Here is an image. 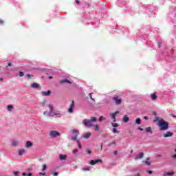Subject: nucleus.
<instances>
[{
    "label": "nucleus",
    "mask_w": 176,
    "mask_h": 176,
    "mask_svg": "<svg viewBox=\"0 0 176 176\" xmlns=\"http://www.w3.org/2000/svg\"><path fill=\"white\" fill-rule=\"evenodd\" d=\"M22 175H23V176H32V173H23Z\"/></svg>",
    "instance_id": "bb28decb"
},
{
    "label": "nucleus",
    "mask_w": 176,
    "mask_h": 176,
    "mask_svg": "<svg viewBox=\"0 0 176 176\" xmlns=\"http://www.w3.org/2000/svg\"><path fill=\"white\" fill-rule=\"evenodd\" d=\"M172 157H173V159H176V154L173 155L172 156Z\"/></svg>",
    "instance_id": "8fccbe9b"
},
{
    "label": "nucleus",
    "mask_w": 176,
    "mask_h": 176,
    "mask_svg": "<svg viewBox=\"0 0 176 176\" xmlns=\"http://www.w3.org/2000/svg\"><path fill=\"white\" fill-rule=\"evenodd\" d=\"M158 126L161 131H164L165 130H168V122L164 121V120L161 119L158 121Z\"/></svg>",
    "instance_id": "f257e3e1"
},
{
    "label": "nucleus",
    "mask_w": 176,
    "mask_h": 176,
    "mask_svg": "<svg viewBox=\"0 0 176 176\" xmlns=\"http://www.w3.org/2000/svg\"><path fill=\"white\" fill-rule=\"evenodd\" d=\"M122 120L124 123H127V122H129V120H130V118H129V117L127 116H124V118H122Z\"/></svg>",
    "instance_id": "6ab92c4d"
},
{
    "label": "nucleus",
    "mask_w": 176,
    "mask_h": 176,
    "mask_svg": "<svg viewBox=\"0 0 176 176\" xmlns=\"http://www.w3.org/2000/svg\"><path fill=\"white\" fill-rule=\"evenodd\" d=\"M105 117L101 116L99 118V122H102V120H105Z\"/></svg>",
    "instance_id": "f704fd0d"
},
{
    "label": "nucleus",
    "mask_w": 176,
    "mask_h": 176,
    "mask_svg": "<svg viewBox=\"0 0 176 176\" xmlns=\"http://www.w3.org/2000/svg\"><path fill=\"white\" fill-rule=\"evenodd\" d=\"M175 152H176V148H175Z\"/></svg>",
    "instance_id": "e2e57ef3"
},
{
    "label": "nucleus",
    "mask_w": 176,
    "mask_h": 176,
    "mask_svg": "<svg viewBox=\"0 0 176 176\" xmlns=\"http://www.w3.org/2000/svg\"><path fill=\"white\" fill-rule=\"evenodd\" d=\"M142 157H144V153H140L138 155H137L135 157V160H138L139 159H142Z\"/></svg>",
    "instance_id": "f8f14e48"
},
{
    "label": "nucleus",
    "mask_w": 176,
    "mask_h": 176,
    "mask_svg": "<svg viewBox=\"0 0 176 176\" xmlns=\"http://www.w3.org/2000/svg\"><path fill=\"white\" fill-rule=\"evenodd\" d=\"M14 108V107L12 104L8 105L7 106V111H8V112H12V111H13Z\"/></svg>",
    "instance_id": "dca6fc26"
},
{
    "label": "nucleus",
    "mask_w": 176,
    "mask_h": 176,
    "mask_svg": "<svg viewBox=\"0 0 176 176\" xmlns=\"http://www.w3.org/2000/svg\"><path fill=\"white\" fill-rule=\"evenodd\" d=\"M79 152L78 149H74L72 151V153H74V155H76V153H78Z\"/></svg>",
    "instance_id": "72a5a7b5"
},
{
    "label": "nucleus",
    "mask_w": 176,
    "mask_h": 176,
    "mask_svg": "<svg viewBox=\"0 0 176 176\" xmlns=\"http://www.w3.org/2000/svg\"><path fill=\"white\" fill-rule=\"evenodd\" d=\"M19 76H24V73L23 72H19Z\"/></svg>",
    "instance_id": "c03bdc74"
},
{
    "label": "nucleus",
    "mask_w": 176,
    "mask_h": 176,
    "mask_svg": "<svg viewBox=\"0 0 176 176\" xmlns=\"http://www.w3.org/2000/svg\"><path fill=\"white\" fill-rule=\"evenodd\" d=\"M76 3H77V5H79V1L76 0Z\"/></svg>",
    "instance_id": "5fc2aeb1"
},
{
    "label": "nucleus",
    "mask_w": 176,
    "mask_h": 176,
    "mask_svg": "<svg viewBox=\"0 0 176 176\" xmlns=\"http://www.w3.org/2000/svg\"><path fill=\"white\" fill-rule=\"evenodd\" d=\"M73 134H77V135H79V131L76 129H73L72 131Z\"/></svg>",
    "instance_id": "393cba45"
},
{
    "label": "nucleus",
    "mask_w": 176,
    "mask_h": 176,
    "mask_svg": "<svg viewBox=\"0 0 176 176\" xmlns=\"http://www.w3.org/2000/svg\"><path fill=\"white\" fill-rule=\"evenodd\" d=\"M76 142L79 149H82V144H80V142L79 140H77Z\"/></svg>",
    "instance_id": "cd10ccee"
},
{
    "label": "nucleus",
    "mask_w": 176,
    "mask_h": 176,
    "mask_svg": "<svg viewBox=\"0 0 176 176\" xmlns=\"http://www.w3.org/2000/svg\"><path fill=\"white\" fill-rule=\"evenodd\" d=\"M112 132L116 134H119V131H118V129H116V128H113Z\"/></svg>",
    "instance_id": "c756f323"
},
{
    "label": "nucleus",
    "mask_w": 176,
    "mask_h": 176,
    "mask_svg": "<svg viewBox=\"0 0 176 176\" xmlns=\"http://www.w3.org/2000/svg\"><path fill=\"white\" fill-rule=\"evenodd\" d=\"M25 153V149H21V150L19 151V155L21 156L22 155H24Z\"/></svg>",
    "instance_id": "4be33fe9"
},
{
    "label": "nucleus",
    "mask_w": 176,
    "mask_h": 176,
    "mask_svg": "<svg viewBox=\"0 0 176 176\" xmlns=\"http://www.w3.org/2000/svg\"><path fill=\"white\" fill-rule=\"evenodd\" d=\"M38 175H40V176L46 175V173L45 172H43V173L40 172V173H38Z\"/></svg>",
    "instance_id": "e433bc0d"
},
{
    "label": "nucleus",
    "mask_w": 176,
    "mask_h": 176,
    "mask_svg": "<svg viewBox=\"0 0 176 176\" xmlns=\"http://www.w3.org/2000/svg\"><path fill=\"white\" fill-rule=\"evenodd\" d=\"M119 114V111H116L113 113L110 114V118L113 120V122H116V115Z\"/></svg>",
    "instance_id": "0eeeda50"
},
{
    "label": "nucleus",
    "mask_w": 176,
    "mask_h": 176,
    "mask_svg": "<svg viewBox=\"0 0 176 176\" xmlns=\"http://www.w3.org/2000/svg\"><path fill=\"white\" fill-rule=\"evenodd\" d=\"M77 139H78V135L72 137V140L73 141H76Z\"/></svg>",
    "instance_id": "c9c22d12"
},
{
    "label": "nucleus",
    "mask_w": 176,
    "mask_h": 176,
    "mask_svg": "<svg viewBox=\"0 0 176 176\" xmlns=\"http://www.w3.org/2000/svg\"><path fill=\"white\" fill-rule=\"evenodd\" d=\"M93 126H94L95 131H98V130H100V126L98 124Z\"/></svg>",
    "instance_id": "c85d7f7f"
},
{
    "label": "nucleus",
    "mask_w": 176,
    "mask_h": 176,
    "mask_svg": "<svg viewBox=\"0 0 176 176\" xmlns=\"http://www.w3.org/2000/svg\"><path fill=\"white\" fill-rule=\"evenodd\" d=\"M52 94V91L50 90H48L47 91H43L41 92V95L43 96L44 97H49Z\"/></svg>",
    "instance_id": "1a4fd4ad"
},
{
    "label": "nucleus",
    "mask_w": 176,
    "mask_h": 176,
    "mask_svg": "<svg viewBox=\"0 0 176 176\" xmlns=\"http://www.w3.org/2000/svg\"><path fill=\"white\" fill-rule=\"evenodd\" d=\"M91 94H93V93L89 94V97H90L91 100H92V101L95 102L96 100H94V98H93V96H91Z\"/></svg>",
    "instance_id": "4c0bfd02"
},
{
    "label": "nucleus",
    "mask_w": 176,
    "mask_h": 176,
    "mask_svg": "<svg viewBox=\"0 0 176 176\" xmlns=\"http://www.w3.org/2000/svg\"><path fill=\"white\" fill-rule=\"evenodd\" d=\"M49 113H50V112H48V111H45V112L43 113V115H46L47 116H49Z\"/></svg>",
    "instance_id": "58836bf2"
},
{
    "label": "nucleus",
    "mask_w": 176,
    "mask_h": 176,
    "mask_svg": "<svg viewBox=\"0 0 176 176\" xmlns=\"http://www.w3.org/2000/svg\"><path fill=\"white\" fill-rule=\"evenodd\" d=\"M47 107L50 109V113H53L54 112V106L52 104H49Z\"/></svg>",
    "instance_id": "9b49d317"
},
{
    "label": "nucleus",
    "mask_w": 176,
    "mask_h": 176,
    "mask_svg": "<svg viewBox=\"0 0 176 176\" xmlns=\"http://www.w3.org/2000/svg\"><path fill=\"white\" fill-rule=\"evenodd\" d=\"M113 100L116 105H120L122 104V98L118 96H115Z\"/></svg>",
    "instance_id": "20e7f679"
},
{
    "label": "nucleus",
    "mask_w": 176,
    "mask_h": 176,
    "mask_svg": "<svg viewBox=\"0 0 176 176\" xmlns=\"http://www.w3.org/2000/svg\"><path fill=\"white\" fill-rule=\"evenodd\" d=\"M49 79H53V76H49Z\"/></svg>",
    "instance_id": "4d7b16f0"
},
{
    "label": "nucleus",
    "mask_w": 176,
    "mask_h": 176,
    "mask_svg": "<svg viewBox=\"0 0 176 176\" xmlns=\"http://www.w3.org/2000/svg\"><path fill=\"white\" fill-rule=\"evenodd\" d=\"M74 107H75V102L72 100L71 104L69 105V108L68 109L69 113H74Z\"/></svg>",
    "instance_id": "423d86ee"
},
{
    "label": "nucleus",
    "mask_w": 176,
    "mask_h": 176,
    "mask_svg": "<svg viewBox=\"0 0 176 176\" xmlns=\"http://www.w3.org/2000/svg\"><path fill=\"white\" fill-rule=\"evenodd\" d=\"M90 170H91V168H90L89 166H86V167L83 168L84 171H90Z\"/></svg>",
    "instance_id": "a878e982"
},
{
    "label": "nucleus",
    "mask_w": 176,
    "mask_h": 176,
    "mask_svg": "<svg viewBox=\"0 0 176 176\" xmlns=\"http://www.w3.org/2000/svg\"><path fill=\"white\" fill-rule=\"evenodd\" d=\"M173 133L168 131V132H166V133L164 134V138H168V137H173Z\"/></svg>",
    "instance_id": "ddd939ff"
},
{
    "label": "nucleus",
    "mask_w": 176,
    "mask_h": 176,
    "mask_svg": "<svg viewBox=\"0 0 176 176\" xmlns=\"http://www.w3.org/2000/svg\"><path fill=\"white\" fill-rule=\"evenodd\" d=\"M102 162V160L98 159V160H91L89 162V164H91V166H94V164H97V163H101Z\"/></svg>",
    "instance_id": "6e6552de"
},
{
    "label": "nucleus",
    "mask_w": 176,
    "mask_h": 176,
    "mask_svg": "<svg viewBox=\"0 0 176 176\" xmlns=\"http://www.w3.org/2000/svg\"><path fill=\"white\" fill-rule=\"evenodd\" d=\"M60 160H67V155L60 154L59 155Z\"/></svg>",
    "instance_id": "f3484780"
},
{
    "label": "nucleus",
    "mask_w": 176,
    "mask_h": 176,
    "mask_svg": "<svg viewBox=\"0 0 176 176\" xmlns=\"http://www.w3.org/2000/svg\"><path fill=\"white\" fill-rule=\"evenodd\" d=\"M173 176L174 175V172H168V173H164V176Z\"/></svg>",
    "instance_id": "412c9836"
},
{
    "label": "nucleus",
    "mask_w": 176,
    "mask_h": 176,
    "mask_svg": "<svg viewBox=\"0 0 176 176\" xmlns=\"http://www.w3.org/2000/svg\"><path fill=\"white\" fill-rule=\"evenodd\" d=\"M100 151H102V145L100 146Z\"/></svg>",
    "instance_id": "bf43d9fd"
},
{
    "label": "nucleus",
    "mask_w": 176,
    "mask_h": 176,
    "mask_svg": "<svg viewBox=\"0 0 176 176\" xmlns=\"http://www.w3.org/2000/svg\"><path fill=\"white\" fill-rule=\"evenodd\" d=\"M97 120V118L96 117H91L90 120L85 119L82 121V123L84 125L86 126V127H91L93 126V122H96Z\"/></svg>",
    "instance_id": "f03ea898"
},
{
    "label": "nucleus",
    "mask_w": 176,
    "mask_h": 176,
    "mask_svg": "<svg viewBox=\"0 0 176 176\" xmlns=\"http://www.w3.org/2000/svg\"><path fill=\"white\" fill-rule=\"evenodd\" d=\"M49 135L50 138H57V137H60L61 135V133L56 130H52L50 131Z\"/></svg>",
    "instance_id": "7ed1b4c3"
},
{
    "label": "nucleus",
    "mask_w": 176,
    "mask_h": 176,
    "mask_svg": "<svg viewBox=\"0 0 176 176\" xmlns=\"http://www.w3.org/2000/svg\"><path fill=\"white\" fill-rule=\"evenodd\" d=\"M147 173H148V174H152V170H147Z\"/></svg>",
    "instance_id": "3c124183"
},
{
    "label": "nucleus",
    "mask_w": 176,
    "mask_h": 176,
    "mask_svg": "<svg viewBox=\"0 0 176 176\" xmlns=\"http://www.w3.org/2000/svg\"><path fill=\"white\" fill-rule=\"evenodd\" d=\"M14 176L19 175V172H14Z\"/></svg>",
    "instance_id": "49530a36"
},
{
    "label": "nucleus",
    "mask_w": 176,
    "mask_h": 176,
    "mask_svg": "<svg viewBox=\"0 0 176 176\" xmlns=\"http://www.w3.org/2000/svg\"><path fill=\"white\" fill-rule=\"evenodd\" d=\"M114 155L116 156L118 155V151H114Z\"/></svg>",
    "instance_id": "603ef678"
},
{
    "label": "nucleus",
    "mask_w": 176,
    "mask_h": 176,
    "mask_svg": "<svg viewBox=\"0 0 176 176\" xmlns=\"http://www.w3.org/2000/svg\"><path fill=\"white\" fill-rule=\"evenodd\" d=\"M151 100H156L157 98V96L155 94H151Z\"/></svg>",
    "instance_id": "5701e85b"
},
{
    "label": "nucleus",
    "mask_w": 176,
    "mask_h": 176,
    "mask_svg": "<svg viewBox=\"0 0 176 176\" xmlns=\"http://www.w3.org/2000/svg\"><path fill=\"white\" fill-rule=\"evenodd\" d=\"M0 24H3V21L0 19Z\"/></svg>",
    "instance_id": "864d4df0"
},
{
    "label": "nucleus",
    "mask_w": 176,
    "mask_h": 176,
    "mask_svg": "<svg viewBox=\"0 0 176 176\" xmlns=\"http://www.w3.org/2000/svg\"><path fill=\"white\" fill-rule=\"evenodd\" d=\"M52 175L58 176V173H57V172H52Z\"/></svg>",
    "instance_id": "79ce46f5"
},
{
    "label": "nucleus",
    "mask_w": 176,
    "mask_h": 176,
    "mask_svg": "<svg viewBox=\"0 0 176 176\" xmlns=\"http://www.w3.org/2000/svg\"><path fill=\"white\" fill-rule=\"evenodd\" d=\"M31 87H32V89H38V87H41V85L37 83H33L32 84Z\"/></svg>",
    "instance_id": "a211bd4d"
},
{
    "label": "nucleus",
    "mask_w": 176,
    "mask_h": 176,
    "mask_svg": "<svg viewBox=\"0 0 176 176\" xmlns=\"http://www.w3.org/2000/svg\"><path fill=\"white\" fill-rule=\"evenodd\" d=\"M48 116H52V118H61L63 116V114L60 112H53L48 114Z\"/></svg>",
    "instance_id": "39448f33"
},
{
    "label": "nucleus",
    "mask_w": 176,
    "mask_h": 176,
    "mask_svg": "<svg viewBox=\"0 0 176 176\" xmlns=\"http://www.w3.org/2000/svg\"><path fill=\"white\" fill-rule=\"evenodd\" d=\"M26 76H27V78H32V75L29 74H28L26 75Z\"/></svg>",
    "instance_id": "a18cd8bd"
},
{
    "label": "nucleus",
    "mask_w": 176,
    "mask_h": 176,
    "mask_svg": "<svg viewBox=\"0 0 176 176\" xmlns=\"http://www.w3.org/2000/svg\"><path fill=\"white\" fill-rule=\"evenodd\" d=\"M32 146V142L31 141H27L25 144V148H31Z\"/></svg>",
    "instance_id": "2eb2a0df"
},
{
    "label": "nucleus",
    "mask_w": 176,
    "mask_h": 176,
    "mask_svg": "<svg viewBox=\"0 0 176 176\" xmlns=\"http://www.w3.org/2000/svg\"><path fill=\"white\" fill-rule=\"evenodd\" d=\"M137 176H141V175L140 173H138Z\"/></svg>",
    "instance_id": "680f3d73"
},
{
    "label": "nucleus",
    "mask_w": 176,
    "mask_h": 176,
    "mask_svg": "<svg viewBox=\"0 0 176 176\" xmlns=\"http://www.w3.org/2000/svg\"><path fill=\"white\" fill-rule=\"evenodd\" d=\"M140 123H141V119L137 118V119L135 120V124H140Z\"/></svg>",
    "instance_id": "7c9ffc66"
},
{
    "label": "nucleus",
    "mask_w": 176,
    "mask_h": 176,
    "mask_svg": "<svg viewBox=\"0 0 176 176\" xmlns=\"http://www.w3.org/2000/svg\"><path fill=\"white\" fill-rule=\"evenodd\" d=\"M111 124L113 127H119V124L116 122H112Z\"/></svg>",
    "instance_id": "2f4dec72"
},
{
    "label": "nucleus",
    "mask_w": 176,
    "mask_h": 176,
    "mask_svg": "<svg viewBox=\"0 0 176 176\" xmlns=\"http://www.w3.org/2000/svg\"><path fill=\"white\" fill-rule=\"evenodd\" d=\"M32 167H28V168H26V171L28 173H31V171H32Z\"/></svg>",
    "instance_id": "473e14b6"
},
{
    "label": "nucleus",
    "mask_w": 176,
    "mask_h": 176,
    "mask_svg": "<svg viewBox=\"0 0 176 176\" xmlns=\"http://www.w3.org/2000/svg\"><path fill=\"white\" fill-rule=\"evenodd\" d=\"M113 145H115L116 144V142H112V143H111Z\"/></svg>",
    "instance_id": "13d9d810"
},
{
    "label": "nucleus",
    "mask_w": 176,
    "mask_h": 176,
    "mask_svg": "<svg viewBox=\"0 0 176 176\" xmlns=\"http://www.w3.org/2000/svg\"><path fill=\"white\" fill-rule=\"evenodd\" d=\"M60 83L63 84V83H71V81L68 80H62L60 81Z\"/></svg>",
    "instance_id": "b1692460"
},
{
    "label": "nucleus",
    "mask_w": 176,
    "mask_h": 176,
    "mask_svg": "<svg viewBox=\"0 0 176 176\" xmlns=\"http://www.w3.org/2000/svg\"><path fill=\"white\" fill-rule=\"evenodd\" d=\"M0 80H1V81L3 80V78H0Z\"/></svg>",
    "instance_id": "052dcab7"
},
{
    "label": "nucleus",
    "mask_w": 176,
    "mask_h": 176,
    "mask_svg": "<svg viewBox=\"0 0 176 176\" xmlns=\"http://www.w3.org/2000/svg\"><path fill=\"white\" fill-rule=\"evenodd\" d=\"M144 163L146 164V166H151V162L146 161Z\"/></svg>",
    "instance_id": "a19ab883"
},
{
    "label": "nucleus",
    "mask_w": 176,
    "mask_h": 176,
    "mask_svg": "<svg viewBox=\"0 0 176 176\" xmlns=\"http://www.w3.org/2000/svg\"><path fill=\"white\" fill-rule=\"evenodd\" d=\"M145 131L146 133H151L152 134V128L151 126L145 128Z\"/></svg>",
    "instance_id": "aec40b11"
},
{
    "label": "nucleus",
    "mask_w": 176,
    "mask_h": 176,
    "mask_svg": "<svg viewBox=\"0 0 176 176\" xmlns=\"http://www.w3.org/2000/svg\"><path fill=\"white\" fill-rule=\"evenodd\" d=\"M139 130H140V131H144V129H143V128H141V127H139Z\"/></svg>",
    "instance_id": "de8ad7c7"
},
{
    "label": "nucleus",
    "mask_w": 176,
    "mask_h": 176,
    "mask_svg": "<svg viewBox=\"0 0 176 176\" xmlns=\"http://www.w3.org/2000/svg\"><path fill=\"white\" fill-rule=\"evenodd\" d=\"M8 67H12V63H8Z\"/></svg>",
    "instance_id": "6e6d98bb"
},
{
    "label": "nucleus",
    "mask_w": 176,
    "mask_h": 176,
    "mask_svg": "<svg viewBox=\"0 0 176 176\" xmlns=\"http://www.w3.org/2000/svg\"><path fill=\"white\" fill-rule=\"evenodd\" d=\"M19 145H20V142L19 140H12V146H19Z\"/></svg>",
    "instance_id": "9d476101"
},
{
    "label": "nucleus",
    "mask_w": 176,
    "mask_h": 176,
    "mask_svg": "<svg viewBox=\"0 0 176 176\" xmlns=\"http://www.w3.org/2000/svg\"><path fill=\"white\" fill-rule=\"evenodd\" d=\"M91 137V133H85V135L82 136V138H85V140H88V138H90Z\"/></svg>",
    "instance_id": "4468645a"
},
{
    "label": "nucleus",
    "mask_w": 176,
    "mask_h": 176,
    "mask_svg": "<svg viewBox=\"0 0 176 176\" xmlns=\"http://www.w3.org/2000/svg\"><path fill=\"white\" fill-rule=\"evenodd\" d=\"M147 160H149V158H148Z\"/></svg>",
    "instance_id": "0e129e2a"
},
{
    "label": "nucleus",
    "mask_w": 176,
    "mask_h": 176,
    "mask_svg": "<svg viewBox=\"0 0 176 176\" xmlns=\"http://www.w3.org/2000/svg\"><path fill=\"white\" fill-rule=\"evenodd\" d=\"M144 119H145V120H148V116H144Z\"/></svg>",
    "instance_id": "09e8293b"
},
{
    "label": "nucleus",
    "mask_w": 176,
    "mask_h": 176,
    "mask_svg": "<svg viewBox=\"0 0 176 176\" xmlns=\"http://www.w3.org/2000/svg\"><path fill=\"white\" fill-rule=\"evenodd\" d=\"M87 153L88 154V155H90L91 153V150H90V149H87Z\"/></svg>",
    "instance_id": "37998d69"
},
{
    "label": "nucleus",
    "mask_w": 176,
    "mask_h": 176,
    "mask_svg": "<svg viewBox=\"0 0 176 176\" xmlns=\"http://www.w3.org/2000/svg\"><path fill=\"white\" fill-rule=\"evenodd\" d=\"M43 169L42 171H45L46 170V164H43Z\"/></svg>",
    "instance_id": "ea45409f"
}]
</instances>
